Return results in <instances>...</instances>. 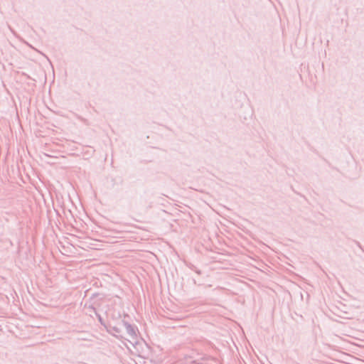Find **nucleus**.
<instances>
[{
	"label": "nucleus",
	"instance_id": "obj_1",
	"mask_svg": "<svg viewBox=\"0 0 364 364\" xmlns=\"http://www.w3.org/2000/svg\"><path fill=\"white\" fill-rule=\"evenodd\" d=\"M122 323L124 326L127 334L131 338H136L137 336V328L129 323L128 322L125 321L124 320L122 321Z\"/></svg>",
	"mask_w": 364,
	"mask_h": 364
},
{
	"label": "nucleus",
	"instance_id": "obj_2",
	"mask_svg": "<svg viewBox=\"0 0 364 364\" xmlns=\"http://www.w3.org/2000/svg\"><path fill=\"white\" fill-rule=\"evenodd\" d=\"M88 308H89V309H92V311H93L94 314H95L96 315V316L97 317V318H98L99 321H100L102 324H103V319H102V318L101 315H100V314H99L97 313V311L96 309H95L92 305H89V306H88Z\"/></svg>",
	"mask_w": 364,
	"mask_h": 364
},
{
	"label": "nucleus",
	"instance_id": "obj_3",
	"mask_svg": "<svg viewBox=\"0 0 364 364\" xmlns=\"http://www.w3.org/2000/svg\"><path fill=\"white\" fill-rule=\"evenodd\" d=\"M110 330L114 332V336H118V334L121 333V329L117 326H109Z\"/></svg>",
	"mask_w": 364,
	"mask_h": 364
},
{
	"label": "nucleus",
	"instance_id": "obj_4",
	"mask_svg": "<svg viewBox=\"0 0 364 364\" xmlns=\"http://www.w3.org/2000/svg\"><path fill=\"white\" fill-rule=\"evenodd\" d=\"M192 269H193V270H194V271H195L197 274H201L200 270H199V269H196L195 267H193L192 268Z\"/></svg>",
	"mask_w": 364,
	"mask_h": 364
},
{
	"label": "nucleus",
	"instance_id": "obj_5",
	"mask_svg": "<svg viewBox=\"0 0 364 364\" xmlns=\"http://www.w3.org/2000/svg\"><path fill=\"white\" fill-rule=\"evenodd\" d=\"M85 308H87L88 310H89V312L91 314V313H94L92 309H89L88 306L87 307V306L85 305Z\"/></svg>",
	"mask_w": 364,
	"mask_h": 364
}]
</instances>
